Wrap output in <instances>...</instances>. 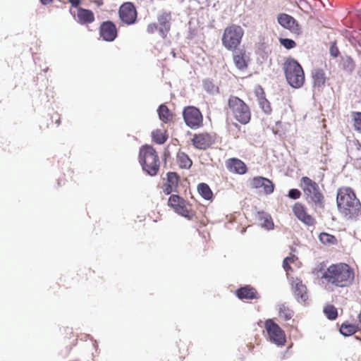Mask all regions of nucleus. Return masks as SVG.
Returning a JSON list of instances; mask_svg holds the SVG:
<instances>
[{
  "instance_id": "11",
  "label": "nucleus",
  "mask_w": 361,
  "mask_h": 361,
  "mask_svg": "<svg viewBox=\"0 0 361 361\" xmlns=\"http://www.w3.org/2000/svg\"><path fill=\"white\" fill-rule=\"evenodd\" d=\"M265 329L272 343L277 345H284L286 342L284 332L276 323L272 319H267L265 322Z\"/></svg>"
},
{
  "instance_id": "42",
  "label": "nucleus",
  "mask_w": 361,
  "mask_h": 361,
  "mask_svg": "<svg viewBox=\"0 0 361 361\" xmlns=\"http://www.w3.org/2000/svg\"><path fill=\"white\" fill-rule=\"evenodd\" d=\"M68 1L70 2L72 6L76 8L77 9L78 8H80L79 6V5L80 4V0H68Z\"/></svg>"
},
{
  "instance_id": "28",
  "label": "nucleus",
  "mask_w": 361,
  "mask_h": 361,
  "mask_svg": "<svg viewBox=\"0 0 361 361\" xmlns=\"http://www.w3.org/2000/svg\"><path fill=\"white\" fill-rule=\"evenodd\" d=\"M342 69L348 73H352L355 68V63L353 59L348 56L341 58L340 63Z\"/></svg>"
},
{
  "instance_id": "47",
  "label": "nucleus",
  "mask_w": 361,
  "mask_h": 361,
  "mask_svg": "<svg viewBox=\"0 0 361 361\" xmlns=\"http://www.w3.org/2000/svg\"><path fill=\"white\" fill-rule=\"evenodd\" d=\"M293 257V259H289V263L293 262L294 261V257H295L293 256V257Z\"/></svg>"
},
{
  "instance_id": "17",
  "label": "nucleus",
  "mask_w": 361,
  "mask_h": 361,
  "mask_svg": "<svg viewBox=\"0 0 361 361\" xmlns=\"http://www.w3.org/2000/svg\"><path fill=\"white\" fill-rule=\"evenodd\" d=\"M292 211L295 217L305 225L312 226L315 223L314 217L307 212L305 207L302 203H295Z\"/></svg>"
},
{
  "instance_id": "33",
  "label": "nucleus",
  "mask_w": 361,
  "mask_h": 361,
  "mask_svg": "<svg viewBox=\"0 0 361 361\" xmlns=\"http://www.w3.org/2000/svg\"><path fill=\"white\" fill-rule=\"evenodd\" d=\"M323 312L329 320H335L338 317L337 309L333 305H326L324 307Z\"/></svg>"
},
{
  "instance_id": "24",
  "label": "nucleus",
  "mask_w": 361,
  "mask_h": 361,
  "mask_svg": "<svg viewBox=\"0 0 361 361\" xmlns=\"http://www.w3.org/2000/svg\"><path fill=\"white\" fill-rule=\"evenodd\" d=\"M176 162L180 169H188L192 164V161L184 152L178 151L176 154Z\"/></svg>"
},
{
  "instance_id": "18",
  "label": "nucleus",
  "mask_w": 361,
  "mask_h": 361,
  "mask_svg": "<svg viewBox=\"0 0 361 361\" xmlns=\"http://www.w3.org/2000/svg\"><path fill=\"white\" fill-rule=\"evenodd\" d=\"M179 180L180 177L176 172L167 173L166 180L161 186L164 194L170 195L173 192H178L177 189Z\"/></svg>"
},
{
  "instance_id": "37",
  "label": "nucleus",
  "mask_w": 361,
  "mask_h": 361,
  "mask_svg": "<svg viewBox=\"0 0 361 361\" xmlns=\"http://www.w3.org/2000/svg\"><path fill=\"white\" fill-rule=\"evenodd\" d=\"M280 43L287 49H293L296 46V43L295 41L288 38H281Z\"/></svg>"
},
{
  "instance_id": "40",
  "label": "nucleus",
  "mask_w": 361,
  "mask_h": 361,
  "mask_svg": "<svg viewBox=\"0 0 361 361\" xmlns=\"http://www.w3.org/2000/svg\"><path fill=\"white\" fill-rule=\"evenodd\" d=\"M157 30L159 31V26L156 23H151L147 27V32L149 34H154Z\"/></svg>"
},
{
  "instance_id": "35",
  "label": "nucleus",
  "mask_w": 361,
  "mask_h": 361,
  "mask_svg": "<svg viewBox=\"0 0 361 361\" xmlns=\"http://www.w3.org/2000/svg\"><path fill=\"white\" fill-rule=\"evenodd\" d=\"M258 103L262 110L267 114H270L271 112V107L269 102L265 98L264 96H260L258 98Z\"/></svg>"
},
{
  "instance_id": "25",
  "label": "nucleus",
  "mask_w": 361,
  "mask_h": 361,
  "mask_svg": "<svg viewBox=\"0 0 361 361\" xmlns=\"http://www.w3.org/2000/svg\"><path fill=\"white\" fill-rule=\"evenodd\" d=\"M158 114L160 120L165 123H170L173 121V115L165 104L159 106L158 109Z\"/></svg>"
},
{
  "instance_id": "26",
  "label": "nucleus",
  "mask_w": 361,
  "mask_h": 361,
  "mask_svg": "<svg viewBox=\"0 0 361 361\" xmlns=\"http://www.w3.org/2000/svg\"><path fill=\"white\" fill-rule=\"evenodd\" d=\"M312 78L314 85L319 87L324 85L326 79L324 70L321 68H315L312 71Z\"/></svg>"
},
{
  "instance_id": "43",
  "label": "nucleus",
  "mask_w": 361,
  "mask_h": 361,
  "mask_svg": "<svg viewBox=\"0 0 361 361\" xmlns=\"http://www.w3.org/2000/svg\"><path fill=\"white\" fill-rule=\"evenodd\" d=\"M53 1V0H40V2L43 5H47L49 4H51Z\"/></svg>"
},
{
  "instance_id": "13",
  "label": "nucleus",
  "mask_w": 361,
  "mask_h": 361,
  "mask_svg": "<svg viewBox=\"0 0 361 361\" xmlns=\"http://www.w3.org/2000/svg\"><path fill=\"white\" fill-rule=\"evenodd\" d=\"M232 51L233 61L235 68L240 71H246L250 62V55L245 49H236L235 50H232Z\"/></svg>"
},
{
  "instance_id": "7",
  "label": "nucleus",
  "mask_w": 361,
  "mask_h": 361,
  "mask_svg": "<svg viewBox=\"0 0 361 361\" xmlns=\"http://www.w3.org/2000/svg\"><path fill=\"white\" fill-rule=\"evenodd\" d=\"M300 187L302 188L306 200L309 203H312L319 207H324V195L320 192L318 184L307 176L300 180Z\"/></svg>"
},
{
  "instance_id": "2",
  "label": "nucleus",
  "mask_w": 361,
  "mask_h": 361,
  "mask_svg": "<svg viewBox=\"0 0 361 361\" xmlns=\"http://www.w3.org/2000/svg\"><path fill=\"white\" fill-rule=\"evenodd\" d=\"M322 278L338 287H346L354 280L353 269L345 263L331 264L324 271Z\"/></svg>"
},
{
  "instance_id": "15",
  "label": "nucleus",
  "mask_w": 361,
  "mask_h": 361,
  "mask_svg": "<svg viewBox=\"0 0 361 361\" xmlns=\"http://www.w3.org/2000/svg\"><path fill=\"white\" fill-rule=\"evenodd\" d=\"M99 35L104 41H114L118 35L116 25L110 20L103 22L99 27Z\"/></svg>"
},
{
  "instance_id": "20",
  "label": "nucleus",
  "mask_w": 361,
  "mask_h": 361,
  "mask_svg": "<svg viewBox=\"0 0 361 361\" xmlns=\"http://www.w3.org/2000/svg\"><path fill=\"white\" fill-rule=\"evenodd\" d=\"M226 169L233 173L245 174L247 168L245 164L238 158H230L226 161Z\"/></svg>"
},
{
  "instance_id": "30",
  "label": "nucleus",
  "mask_w": 361,
  "mask_h": 361,
  "mask_svg": "<svg viewBox=\"0 0 361 361\" xmlns=\"http://www.w3.org/2000/svg\"><path fill=\"white\" fill-rule=\"evenodd\" d=\"M279 316L285 320H290L293 316V311L290 310L286 304L278 305Z\"/></svg>"
},
{
  "instance_id": "1",
  "label": "nucleus",
  "mask_w": 361,
  "mask_h": 361,
  "mask_svg": "<svg viewBox=\"0 0 361 361\" xmlns=\"http://www.w3.org/2000/svg\"><path fill=\"white\" fill-rule=\"evenodd\" d=\"M336 203L339 212L347 219H356L361 214V204L350 188L338 190Z\"/></svg>"
},
{
  "instance_id": "22",
  "label": "nucleus",
  "mask_w": 361,
  "mask_h": 361,
  "mask_svg": "<svg viewBox=\"0 0 361 361\" xmlns=\"http://www.w3.org/2000/svg\"><path fill=\"white\" fill-rule=\"evenodd\" d=\"M294 295L299 302H305L308 298L307 288L302 281H296L294 284Z\"/></svg>"
},
{
  "instance_id": "32",
  "label": "nucleus",
  "mask_w": 361,
  "mask_h": 361,
  "mask_svg": "<svg viewBox=\"0 0 361 361\" xmlns=\"http://www.w3.org/2000/svg\"><path fill=\"white\" fill-rule=\"evenodd\" d=\"M357 330L355 325L343 323L340 327V333L344 336L354 334Z\"/></svg>"
},
{
  "instance_id": "29",
  "label": "nucleus",
  "mask_w": 361,
  "mask_h": 361,
  "mask_svg": "<svg viewBox=\"0 0 361 361\" xmlns=\"http://www.w3.org/2000/svg\"><path fill=\"white\" fill-rule=\"evenodd\" d=\"M197 191L204 200H211L213 198V192L207 183H201L198 184Z\"/></svg>"
},
{
  "instance_id": "31",
  "label": "nucleus",
  "mask_w": 361,
  "mask_h": 361,
  "mask_svg": "<svg viewBox=\"0 0 361 361\" xmlns=\"http://www.w3.org/2000/svg\"><path fill=\"white\" fill-rule=\"evenodd\" d=\"M350 117L354 130L361 133V112L352 111Z\"/></svg>"
},
{
  "instance_id": "4",
  "label": "nucleus",
  "mask_w": 361,
  "mask_h": 361,
  "mask_svg": "<svg viewBox=\"0 0 361 361\" xmlns=\"http://www.w3.org/2000/svg\"><path fill=\"white\" fill-rule=\"evenodd\" d=\"M140 163L142 169L149 175L153 176L157 174L160 167V161L156 150L151 146H144L140 148Z\"/></svg>"
},
{
  "instance_id": "36",
  "label": "nucleus",
  "mask_w": 361,
  "mask_h": 361,
  "mask_svg": "<svg viewBox=\"0 0 361 361\" xmlns=\"http://www.w3.org/2000/svg\"><path fill=\"white\" fill-rule=\"evenodd\" d=\"M319 240L325 245H333L336 242V238L327 233L322 232L319 235Z\"/></svg>"
},
{
  "instance_id": "49",
  "label": "nucleus",
  "mask_w": 361,
  "mask_h": 361,
  "mask_svg": "<svg viewBox=\"0 0 361 361\" xmlns=\"http://www.w3.org/2000/svg\"><path fill=\"white\" fill-rule=\"evenodd\" d=\"M232 217L230 218L229 221H228V223L231 224L233 223V221L231 220Z\"/></svg>"
},
{
  "instance_id": "5",
  "label": "nucleus",
  "mask_w": 361,
  "mask_h": 361,
  "mask_svg": "<svg viewBox=\"0 0 361 361\" xmlns=\"http://www.w3.org/2000/svg\"><path fill=\"white\" fill-rule=\"evenodd\" d=\"M228 108L233 118L243 125L248 123L251 119L250 107L244 101L236 96H230Z\"/></svg>"
},
{
  "instance_id": "19",
  "label": "nucleus",
  "mask_w": 361,
  "mask_h": 361,
  "mask_svg": "<svg viewBox=\"0 0 361 361\" xmlns=\"http://www.w3.org/2000/svg\"><path fill=\"white\" fill-rule=\"evenodd\" d=\"M75 20L81 25H88L94 21V14L89 9L78 8L75 13L73 14Z\"/></svg>"
},
{
  "instance_id": "34",
  "label": "nucleus",
  "mask_w": 361,
  "mask_h": 361,
  "mask_svg": "<svg viewBox=\"0 0 361 361\" xmlns=\"http://www.w3.org/2000/svg\"><path fill=\"white\" fill-rule=\"evenodd\" d=\"M152 140L157 144H163L167 140V135L165 132L161 130L157 129L152 132Z\"/></svg>"
},
{
  "instance_id": "14",
  "label": "nucleus",
  "mask_w": 361,
  "mask_h": 361,
  "mask_svg": "<svg viewBox=\"0 0 361 361\" xmlns=\"http://www.w3.org/2000/svg\"><path fill=\"white\" fill-rule=\"evenodd\" d=\"M279 24L285 29L290 30L292 33L300 35L301 29L297 20L291 16L286 13H279L277 16Z\"/></svg>"
},
{
  "instance_id": "39",
  "label": "nucleus",
  "mask_w": 361,
  "mask_h": 361,
  "mask_svg": "<svg viewBox=\"0 0 361 361\" xmlns=\"http://www.w3.org/2000/svg\"><path fill=\"white\" fill-rule=\"evenodd\" d=\"M288 196L293 200H298L301 197V192L298 189H290Z\"/></svg>"
},
{
  "instance_id": "6",
  "label": "nucleus",
  "mask_w": 361,
  "mask_h": 361,
  "mask_svg": "<svg viewBox=\"0 0 361 361\" xmlns=\"http://www.w3.org/2000/svg\"><path fill=\"white\" fill-rule=\"evenodd\" d=\"M244 30L240 25L231 24L227 26L221 37L222 45L228 51L235 50L240 45Z\"/></svg>"
},
{
  "instance_id": "10",
  "label": "nucleus",
  "mask_w": 361,
  "mask_h": 361,
  "mask_svg": "<svg viewBox=\"0 0 361 361\" xmlns=\"http://www.w3.org/2000/svg\"><path fill=\"white\" fill-rule=\"evenodd\" d=\"M217 135L214 132L195 133L191 139L192 146L199 150H207L216 143Z\"/></svg>"
},
{
  "instance_id": "46",
  "label": "nucleus",
  "mask_w": 361,
  "mask_h": 361,
  "mask_svg": "<svg viewBox=\"0 0 361 361\" xmlns=\"http://www.w3.org/2000/svg\"><path fill=\"white\" fill-rule=\"evenodd\" d=\"M245 228L243 227L240 231L241 234H243L245 232Z\"/></svg>"
},
{
  "instance_id": "41",
  "label": "nucleus",
  "mask_w": 361,
  "mask_h": 361,
  "mask_svg": "<svg viewBox=\"0 0 361 361\" xmlns=\"http://www.w3.org/2000/svg\"><path fill=\"white\" fill-rule=\"evenodd\" d=\"M289 259H293V257H286L283 262V267L286 271L291 269V267L289 265Z\"/></svg>"
},
{
  "instance_id": "21",
  "label": "nucleus",
  "mask_w": 361,
  "mask_h": 361,
  "mask_svg": "<svg viewBox=\"0 0 361 361\" xmlns=\"http://www.w3.org/2000/svg\"><path fill=\"white\" fill-rule=\"evenodd\" d=\"M252 185L255 188H263L264 193L269 195L274 192V186L273 183L268 178L257 176L252 180Z\"/></svg>"
},
{
  "instance_id": "8",
  "label": "nucleus",
  "mask_w": 361,
  "mask_h": 361,
  "mask_svg": "<svg viewBox=\"0 0 361 361\" xmlns=\"http://www.w3.org/2000/svg\"><path fill=\"white\" fill-rule=\"evenodd\" d=\"M167 204L176 213L189 220L192 219L195 216V212L192 209V205L178 195H171Z\"/></svg>"
},
{
  "instance_id": "44",
  "label": "nucleus",
  "mask_w": 361,
  "mask_h": 361,
  "mask_svg": "<svg viewBox=\"0 0 361 361\" xmlns=\"http://www.w3.org/2000/svg\"><path fill=\"white\" fill-rule=\"evenodd\" d=\"M357 318H358L359 322L361 324V312L358 314Z\"/></svg>"
},
{
  "instance_id": "23",
  "label": "nucleus",
  "mask_w": 361,
  "mask_h": 361,
  "mask_svg": "<svg viewBox=\"0 0 361 361\" xmlns=\"http://www.w3.org/2000/svg\"><path fill=\"white\" fill-rule=\"evenodd\" d=\"M236 295L241 300H252L258 298V293L257 290L254 288L250 287L248 286L238 289L236 290Z\"/></svg>"
},
{
  "instance_id": "9",
  "label": "nucleus",
  "mask_w": 361,
  "mask_h": 361,
  "mask_svg": "<svg viewBox=\"0 0 361 361\" xmlns=\"http://www.w3.org/2000/svg\"><path fill=\"white\" fill-rule=\"evenodd\" d=\"M183 118L186 126L191 129H198L203 126V115L200 110L194 106L183 108Z\"/></svg>"
},
{
  "instance_id": "12",
  "label": "nucleus",
  "mask_w": 361,
  "mask_h": 361,
  "mask_svg": "<svg viewBox=\"0 0 361 361\" xmlns=\"http://www.w3.org/2000/svg\"><path fill=\"white\" fill-rule=\"evenodd\" d=\"M118 15L123 23L132 25L136 21L137 13L133 3L125 2L120 6Z\"/></svg>"
},
{
  "instance_id": "45",
  "label": "nucleus",
  "mask_w": 361,
  "mask_h": 361,
  "mask_svg": "<svg viewBox=\"0 0 361 361\" xmlns=\"http://www.w3.org/2000/svg\"><path fill=\"white\" fill-rule=\"evenodd\" d=\"M60 122H61V121H60V118H58L56 119V123H57V125H59V124H60Z\"/></svg>"
},
{
  "instance_id": "48",
  "label": "nucleus",
  "mask_w": 361,
  "mask_h": 361,
  "mask_svg": "<svg viewBox=\"0 0 361 361\" xmlns=\"http://www.w3.org/2000/svg\"><path fill=\"white\" fill-rule=\"evenodd\" d=\"M268 230H270V229H273L274 227V226H271V227H266Z\"/></svg>"
},
{
  "instance_id": "27",
  "label": "nucleus",
  "mask_w": 361,
  "mask_h": 361,
  "mask_svg": "<svg viewBox=\"0 0 361 361\" xmlns=\"http://www.w3.org/2000/svg\"><path fill=\"white\" fill-rule=\"evenodd\" d=\"M256 220L259 226H274L271 216L264 212H259L256 214Z\"/></svg>"
},
{
  "instance_id": "16",
  "label": "nucleus",
  "mask_w": 361,
  "mask_h": 361,
  "mask_svg": "<svg viewBox=\"0 0 361 361\" xmlns=\"http://www.w3.org/2000/svg\"><path fill=\"white\" fill-rule=\"evenodd\" d=\"M171 13L162 11L157 16L159 33L162 38H166L171 30Z\"/></svg>"
},
{
  "instance_id": "38",
  "label": "nucleus",
  "mask_w": 361,
  "mask_h": 361,
  "mask_svg": "<svg viewBox=\"0 0 361 361\" xmlns=\"http://www.w3.org/2000/svg\"><path fill=\"white\" fill-rule=\"evenodd\" d=\"M339 54H340V51L337 47L336 42H331V46H330L331 56H333L334 58H336L338 56Z\"/></svg>"
},
{
  "instance_id": "3",
  "label": "nucleus",
  "mask_w": 361,
  "mask_h": 361,
  "mask_svg": "<svg viewBox=\"0 0 361 361\" xmlns=\"http://www.w3.org/2000/svg\"><path fill=\"white\" fill-rule=\"evenodd\" d=\"M288 83L294 88H299L305 82V73L300 64L295 59H287L283 66Z\"/></svg>"
}]
</instances>
